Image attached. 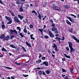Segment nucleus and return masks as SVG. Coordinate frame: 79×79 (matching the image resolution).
<instances>
[{
  "instance_id": "nucleus-1",
  "label": "nucleus",
  "mask_w": 79,
  "mask_h": 79,
  "mask_svg": "<svg viewBox=\"0 0 79 79\" xmlns=\"http://www.w3.org/2000/svg\"><path fill=\"white\" fill-rule=\"evenodd\" d=\"M9 31L10 34H11V35H12V34H13V32H15V33L16 34H18V32H17V31H16L15 30H12L10 29L9 30Z\"/></svg>"
},
{
  "instance_id": "nucleus-2",
  "label": "nucleus",
  "mask_w": 79,
  "mask_h": 79,
  "mask_svg": "<svg viewBox=\"0 0 79 79\" xmlns=\"http://www.w3.org/2000/svg\"><path fill=\"white\" fill-rule=\"evenodd\" d=\"M71 36V37L72 38H73V39H74V40H76V41L78 43H79V40L77 39V38H76V37H75V36H74V35H70Z\"/></svg>"
},
{
  "instance_id": "nucleus-3",
  "label": "nucleus",
  "mask_w": 79,
  "mask_h": 79,
  "mask_svg": "<svg viewBox=\"0 0 79 79\" xmlns=\"http://www.w3.org/2000/svg\"><path fill=\"white\" fill-rule=\"evenodd\" d=\"M14 21L16 23H20L21 21L19 20L18 19V18L16 16H15L14 17Z\"/></svg>"
},
{
  "instance_id": "nucleus-4",
  "label": "nucleus",
  "mask_w": 79,
  "mask_h": 79,
  "mask_svg": "<svg viewBox=\"0 0 79 79\" xmlns=\"http://www.w3.org/2000/svg\"><path fill=\"white\" fill-rule=\"evenodd\" d=\"M49 35V36L50 37H51V38H53L54 37H55V36L52 34V32L49 31L48 32Z\"/></svg>"
},
{
  "instance_id": "nucleus-5",
  "label": "nucleus",
  "mask_w": 79,
  "mask_h": 79,
  "mask_svg": "<svg viewBox=\"0 0 79 79\" xmlns=\"http://www.w3.org/2000/svg\"><path fill=\"white\" fill-rule=\"evenodd\" d=\"M10 39V36L7 35L6 37H5L3 39V41H5V40H8Z\"/></svg>"
},
{
  "instance_id": "nucleus-6",
  "label": "nucleus",
  "mask_w": 79,
  "mask_h": 79,
  "mask_svg": "<svg viewBox=\"0 0 79 79\" xmlns=\"http://www.w3.org/2000/svg\"><path fill=\"white\" fill-rule=\"evenodd\" d=\"M19 1H21V2H25V1H26V0H17L16 3L17 4H19V2H19Z\"/></svg>"
},
{
  "instance_id": "nucleus-7",
  "label": "nucleus",
  "mask_w": 79,
  "mask_h": 79,
  "mask_svg": "<svg viewBox=\"0 0 79 79\" xmlns=\"http://www.w3.org/2000/svg\"><path fill=\"white\" fill-rule=\"evenodd\" d=\"M68 44H69V48H71L73 47V44L71 42H68Z\"/></svg>"
},
{
  "instance_id": "nucleus-8",
  "label": "nucleus",
  "mask_w": 79,
  "mask_h": 79,
  "mask_svg": "<svg viewBox=\"0 0 79 79\" xmlns=\"http://www.w3.org/2000/svg\"><path fill=\"white\" fill-rule=\"evenodd\" d=\"M6 18L7 20H8L9 21L12 22V20L11 18L10 17H8L7 16H6Z\"/></svg>"
},
{
  "instance_id": "nucleus-9",
  "label": "nucleus",
  "mask_w": 79,
  "mask_h": 79,
  "mask_svg": "<svg viewBox=\"0 0 79 79\" xmlns=\"http://www.w3.org/2000/svg\"><path fill=\"white\" fill-rule=\"evenodd\" d=\"M70 53H73V52H74V51H75V49L74 48H73V47L72 48H70Z\"/></svg>"
},
{
  "instance_id": "nucleus-10",
  "label": "nucleus",
  "mask_w": 79,
  "mask_h": 79,
  "mask_svg": "<svg viewBox=\"0 0 79 79\" xmlns=\"http://www.w3.org/2000/svg\"><path fill=\"white\" fill-rule=\"evenodd\" d=\"M51 30L52 32H55L57 31V28L56 27H53L52 28Z\"/></svg>"
},
{
  "instance_id": "nucleus-11",
  "label": "nucleus",
  "mask_w": 79,
  "mask_h": 79,
  "mask_svg": "<svg viewBox=\"0 0 79 79\" xmlns=\"http://www.w3.org/2000/svg\"><path fill=\"white\" fill-rule=\"evenodd\" d=\"M53 9H54V10H60V8L57 6L53 7Z\"/></svg>"
},
{
  "instance_id": "nucleus-12",
  "label": "nucleus",
  "mask_w": 79,
  "mask_h": 79,
  "mask_svg": "<svg viewBox=\"0 0 79 79\" xmlns=\"http://www.w3.org/2000/svg\"><path fill=\"white\" fill-rule=\"evenodd\" d=\"M43 64H45V66H48V63L47 61H45L43 62Z\"/></svg>"
},
{
  "instance_id": "nucleus-13",
  "label": "nucleus",
  "mask_w": 79,
  "mask_h": 79,
  "mask_svg": "<svg viewBox=\"0 0 79 79\" xmlns=\"http://www.w3.org/2000/svg\"><path fill=\"white\" fill-rule=\"evenodd\" d=\"M27 27V26H25L24 27V29H23V31H24V33H27V30H26Z\"/></svg>"
},
{
  "instance_id": "nucleus-14",
  "label": "nucleus",
  "mask_w": 79,
  "mask_h": 79,
  "mask_svg": "<svg viewBox=\"0 0 79 79\" xmlns=\"http://www.w3.org/2000/svg\"><path fill=\"white\" fill-rule=\"evenodd\" d=\"M64 55L65 56V57H66V58H69V59H70V58H71V57H70V56H67V55H66V54H64Z\"/></svg>"
},
{
  "instance_id": "nucleus-15",
  "label": "nucleus",
  "mask_w": 79,
  "mask_h": 79,
  "mask_svg": "<svg viewBox=\"0 0 79 79\" xmlns=\"http://www.w3.org/2000/svg\"><path fill=\"white\" fill-rule=\"evenodd\" d=\"M18 17H19V18H20V19H21V20L23 19V18H24V17L21 16L20 15L18 14Z\"/></svg>"
},
{
  "instance_id": "nucleus-16",
  "label": "nucleus",
  "mask_w": 79,
  "mask_h": 79,
  "mask_svg": "<svg viewBox=\"0 0 79 79\" xmlns=\"http://www.w3.org/2000/svg\"><path fill=\"white\" fill-rule=\"evenodd\" d=\"M25 43L26 44V45L29 47H31V44L28 43L27 42H25Z\"/></svg>"
},
{
  "instance_id": "nucleus-17",
  "label": "nucleus",
  "mask_w": 79,
  "mask_h": 79,
  "mask_svg": "<svg viewBox=\"0 0 79 79\" xmlns=\"http://www.w3.org/2000/svg\"><path fill=\"white\" fill-rule=\"evenodd\" d=\"M67 18L68 19H69L70 21L71 22H73V19L71 18V17H69L68 16H67Z\"/></svg>"
},
{
  "instance_id": "nucleus-18",
  "label": "nucleus",
  "mask_w": 79,
  "mask_h": 79,
  "mask_svg": "<svg viewBox=\"0 0 79 79\" xmlns=\"http://www.w3.org/2000/svg\"><path fill=\"white\" fill-rule=\"evenodd\" d=\"M41 61H42V60H38L36 61V64H39L41 62Z\"/></svg>"
},
{
  "instance_id": "nucleus-19",
  "label": "nucleus",
  "mask_w": 79,
  "mask_h": 79,
  "mask_svg": "<svg viewBox=\"0 0 79 79\" xmlns=\"http://www.w3.org/2000/svg\"><path fill=\"white\" fill-rule=\"evenodd\" d=\"M23 6V5H22V6H21L20 8L19 9V11L20 12H23V7L22 6Z\"/></svg>"
},
{
  "instance_id": "nucleus-20",
  "label": "nucleus",
  "mask_w": 79,
  "mask_h": 79,
  "mask_svg": "<svg viewBox=\"0 0 79 79\" xmlns=\"http://www.w3.org/2000/svg\"><path fill=\"white\" fill-rule=\"evenodd\" d=\"M38 14H39V15L38 16V17L40 19H42V16H41L40 14L39 13V12H38Z\"/></svg>"
},
{
  "instance_id": "nucleus-21",
  "label": "nucleus",
  "mask_w": 79,
  "mask_h": 79,
  "mask_svg": "<svg viewBox=\"0 0 79 79\" xmlns=\"http://www.w3.org/2000/svg\"><path fill=\"white\" fill-rule=\"evenodd\" d=\"M17 29L19 30V31L18 32V33H19L21 32V28L19 27H17Z\"/></svg>"
},
{
  "instance_id": "nucleus-22",
  "label": "nucleus",
  "mask_w": 79,
  "mask_h": 79,
  "mask_svg": "<svg viewBox=\"0 0 79 79\" xmlns=\"http://www.w3.org/2000/svg\"><path fill=\"white\" fill-rule=\"evenodd\" d=\"M18 34H19V35H20V36H21V37H23V38L24 37V35H23L22 33L19 32V33H18Z\"/></svg>"
},
{
  "instance_id": "nucleus-23",
  "label": "nucleus",
  "mask_w": 79,
  "mask_h": 79,
  "mask_svg": "<svg viewBox=\"0 0 79 79\" xmlns=\"http://www.w3.org/2000/svg\"><path fill=\"white\" fill-rule=\"evenodd\" d=\"M34 35L32 34L30 35V37L31 39H32L33 40H35V38H33L32 36Z\"/></svg>"
},
{
  "instance_id": "nucleus-24",
  "label": "nucleus",
  "mask_w": 79,
  "mask_h": 79,
  "mask_svg": "<svg viewBox=\"0 0 79 79\" xmlns=\"http://www.w3.org/2000/svg\"><path fill=\"white\" fill-rule=\"evenodd\" d=\"M34 35L32 34L30 35V37L31 39H32L33 40H35V38H33L32 36Z\"/></svg>"
},
{
  "instance_id": "nucleus-25",
  "label": "nucleus",
  "mask_w": 79,
  "mask_h": 79,
  "mask_svg": "<svg viewBox=\"0 0 79 79\" xmlns=\"http://www.w3.org/2000/svg\"><path fill=\"white\" fill-rule=\"evenodd\" d=\"M66 23H67L68 24H69V25H71V23H70V22H69L68 20H66Z\"/></svg>"
},
{
  "instance_id": "nucleus-26",
  "label": "nucleus",
  "mask_w": 79,
  "mask_h": 79,
  "mask_svg": "<svg viewBox=\"0 0 79 79\" xmlns=\"http://www.w3.org/2000/svg\"><path fill=\"white\" fill-rule=\"evenodd\" d=\"M21 48H23V51H24V52H26V49H25V48L23 46H22Z\"/></svg>"
},
{
  "instance_id": "nucleus-27",
  "label": "nucleus",
  "mask_w": 79,
  "mask_h": 79,
  "mask_svg": "<svg viewBox=\"0 0 79 79\" xmlns=\"http://www.w3.org/2000/svg\"><path fill=\"white\" fill-rule=\"evenodd\" d=\"M2 52H7V50H6L5 48H4L3 47L2 49Z\"/></svg>"
},
{
  "instance_id": "nucleus-28",
  "label": "nucleus",
  "mask_w": 79,
  "mask_h": 79,
  "mask_svg": "<svg viewBox=\"0 0 79 79\" xmlns=\"http://www.w3.org/2000/svg\"><path fill=\"white\" fill-rule=\"evenodd\" d=\"M55 39H58L59 42L60 41V40H61V39L60 38H58V37H56V38H55Z\"/></svg>"
},
{
  "instance_id": "nucleus-29",
  "label": "nucleus",
  "mask_w": 79,
  "mask_h": 79,
  "mask_svg": "<svg viewBox=\"0 0 79 79\" xmlns=\"http://www.w3.org/2000/svg\"><path fill=\"white\" fill-rule=\"evenodd\" d=\"M4 68H7V69H12V68H11L10 67H6L5 66H4Z\"/></svg>"
},
{
  "instance_id": "nucleus-30",
  "label": "nucleus",
  "mask_w": 79,
  "mask_h": 79,
  "mask_svg": "<svg viewBox=\"0 0 79 79\" xmlns=\"http://www.w3.org/2000/svg\"><path fill=\"white\" fill-rule=\"evenodd\" d=\"M10 47H12V48H16L15 47V46H14V45L13 44L10 45Z\"/></svg>"
},
{
  "instance_id": "nucleus-31",
  "label": "nucleus",
  "mask_w": 79,
  "mask_h": 79,
  "mask_svg": "<svg viewBox=\"0 0 79 79\" xmlns=\"http://www.w3.org/2000/svg\"><path fill=\"white\" fill-rule=\"evenodd\" d=\"M62 71L63 73H66V71L64 69L62 68Z\"/></svg>"
},
{
  "instance_id": "nucleus-32",
  "label": "nucleus",
  "mask_w": 79,
  "mask_h": 79,
  "mask_svg": "<svg viewBox=\"0 0 79 79\" xmlns=\"http://www.w3.org/2000/svg\"><path fill=\"white\" fill-rule=\"evenodd\" d=\"M4 37H5V35L2 34L1 35V39H3Z\"/></svg>"
},
{
  "instance_id": "nucleus-33",
  "label": "nucleus",
  "mask_w": 79,
  "mask_h": 79,
  "mask_svg": "<svg viewBox=\"0 0 79 79\" xmlns=\"http://www.w3.org/2000/svg\"><path fill=\"white\" fill-rule=\"evenodd\" d=\"M53 48H56L57 47V45H56L55 44H53V46H52Z\"/></svg>"
},
{
  "instance_id": "nucleus-34",
  "label": "nucleus",
  "mask_w": 79,
  "mask_h": 79,
  "mask_svg": "<svg viewBox=\"0 0 79 79\" xmlns=\"http://www.w3.org/2000/svg\"><path fill=\"white\" fill-rule=\"evenodd\" d=\"M1 26L3 30L4 29V28L5 27V26L4 24L2 25Z\"/></svg>"
},
{
  "instance_id": "nucleus-35",
  "label": "nucleus",
  "mask_w": 79,
  "mask_h": 79,
  "mask_svg": "<svg viewBox=\"0 0 79 79\" xmlns=\"http://www.w3.org/2000/svg\"><path fill=\"white\" fill-rule=\"evenodd\" d=\"M51 26H52L53 27H55V24L53 23H52Z\"/></svg>"
},
{
  "instance_id": "nucleus-36",
  "label": "nucleus",
  "mask_w": 79,
  "mask_h": 79,
  "mask_svg": "<svg viewBox=\"0 0 79 79\" xmlns=\"http://www.w3.org/2000/svg\"><path fill=\"white\" fill-rule=\"evenodd\" d=\"M29 27L31 29H32L34 27V26L32 24H30L29 26Z\"/></svg>"
},
{
  "instance_id": "nucleus-37",
  "label": "nucleus",
  "mask_w": 79,
  "mask_h": 79,
  "mask_svg": "<svg viewBox=\"0 0 79 79\" xmlns=\"http://www.w3.org/2000/svg\"><path fill=\"white\" fill-rule=\"evenodd\" d=\"M69 31L70 32H72L73 31V29L72 28H71V29H69Z\"/></svg>"
},
{
  "instance_id": "nucleus-38",
  "label": "nucleus",
  "mask_w": 79,
  "mask_h": 79,
  "mask_svg": "<svg viewBox=\"0 0 79 79\" xmlns=\"http://www.w3.org/2000/svg\"><path fill=\"white\" fill-rule=\"evenodd\" d=\"M34 13L35 14H36V15H37V13L35 12V10H33L32 12L31 13Z\"/></svg>"
},
{
  "instance_id": "nucleus-39",
  "label": "nucleus",
  "mask_w": 79,
  "mask_h": 79,
  "mask_svg": "<svg viewBox=\"0 0 79 79\" xmlns=\"http://www.w3.org/2000/svg\"><path fill=\"white\" fill-rule=\"evenodd\" d=\"M65 8H67V9L69 8V6L68 5H66V6H65Z\"/></svg>"
},
{
  "instance_id": "nucleus-40",
  "label": "nucleus",
  "mask_w": 79,
  "mask_h": 79,
  "mask_svg": "<svg viewBox=\"0 0 79 79\" xmlns=\"http://www.w3.org/2000/svg\"><path fill=\"white\" fill-rule=\"evenodd\" d=\"M47 5V2H46L43 5V7H46V6Z\"/></svg>"
},
{
  "instance_id": "nucleus-41",
  "label": "nucleus",
  "mask_w": 79,
  "mask_h": 79,
  "mask_svg": "<svg viewBox=\"0 0 79 79\" xmlns=\"http://www.w3.org/2000/svg\"><path fill=\"white\" fill-rule=\"evenodd\" d=\"M70 15H71V16H74V18H76L77 16H75V15H73V14H71Z\"/></svg>"
},
{
  "instance_id": "nucleus-42",
  "label": "nucleus",
  "mask_w": 79,
  "mask_h": 79,
  "mask_svg": "<svg viewBox=\"0 0 79 79\" xmlns=\"http://www.w3.org/2000/svg\"><path fill=\"white\" fill-rule=\"evenodd\" d=\"M38 73L39 74H42V71H40L38 72Z\"/></svg>"
},
{
  "instance_id": "nucleus-43",
  "label": "nucleus",
  "mask_w": 79,
  "mask_h": 79,
  "mask_svg": "<svg viewBox=\"0 0 79 79\" xmlns=\"http://www.w3.org/2000/svg\"><path fill=\"white\" fill-rule=\"evenodd\" d=\"M10 38L11 39H12L13 38L15 37V36L14 35H10Z\"/></svg>"
},
{
  "instance_id": "nucleus-44",
  "label": "nucleus",
  "mask_w": 79,
  "mask_h": 79,
  "mask_svg": "<svg viewBox=\"0 0 79 79\" xmlns=\"http://www.w3.org/2000/svg\"><path fill=\"white\" fill-rule=\"evenodd\" d=\"M46 73L47 74H49L50 73V71L48 70L46 71Z\"/></svg>"
},
{
  "instance_id": "nucleus-45",
  "label": "nucleus",
  "mask_w": 79,
  "mask_h": 79,
  "mask_svg": "<svg viewBox=\"0 0 79 79\" xmlns=\"http://www.w3.org/2000/svg\"><path fill=\"white\" fill-rule=\"evenodd\" d=\"M54 34H58V31L57 30L56 31H54Z\"/></svg>"
},
{
  "instance_id": "nucleus-46",
  "label": "nucleus",
  "mask_w": 79,
  "mask_h": 79,
  "mask_svg": "<svg viewBox=\"0 0 79 79\" xmlns=\"http://www.w3.org/2000/svg\"><path fill=\"white\" fill-rule=\"evenodd\" d=\"M44 37L45 38H46V39H48V38H49V37L47 35H44Z\"/></svg>"
},
{
  "instance_id": "nucleus-47",
  "label": "nucleus",
  "mask_w": 79,
  "mask_h": 79,
  "mask_svg": "<svg viewBox=\"0 0 79 79\" xmlns=\"http://www.w3.org/2000/svg\"><path fill=\"white\" fill-rule=\"evenodd\" d=\"M66 50H67V51H69V47H66Z\"/></svg>"
},
{
  "instance_id": "nucleus-48",
  "label": "nucleus",
  "mask_w": 79,
  "mask_h": 79,
  "mask_svg": "<svg viewBox=\"0 0 79 79\" xmlns=\"http://www.w3.org/2000/svg\"><path fill=\"white\" fill-rule=\"evenodd\" d=\"M55 50H56V52H58V49H57V47L55 48Z\"/></svg>"
},
{
  "instance_id": "nucleus-49",
  "label": "nucleus",
  "mask_w": 79,
  "mask_h": 79,
  "mask_svg": "<svg viewBox=\"0 0 79 79\" xmlns=\"http://www.w3.org/2000/svg\"><path fill=\"white\" fill-rule=\"evenodd\" d=\"M50 23L51 24H52V23H53V20H52L50 19Z\"/></svg>"
},
{
  "instance_id": "nucleus-50",
  "label": "nucleus",
  "mask_w": 79,
  "mask_h": 79,
  "mask_svg": "<svg viewBox=\"0 0 79 79\" xmlns=\"http://www.w3.org/2000/svg\"><path fill=\"white\" fill-rule=\"evenodd\" d=\"M70 71H71V72L73 73H74V71H73V69H70Z\"/></svg>"
},
{
  "instance_id": "nucleus-51",
  "label": "nucleus",
  "mask_w": 79,
  "mask_h": 79,
  "mask_svg": "<svg viewBox=\"0 0 79 79\" xmlns=\"http://www.w3.org/2000/svg\"><path fill=\"white\" fill-rule=\"evenodd\" d=\"M64 79H69V77H68V76H66L64 77Z\"/></svg>"
},
{
  "instance_id": "nucleus-52",
  "label": "nucleus",
  "mask_w": 79,
  "mask_h": 79,
  "mask_svg": "<svg viewBox=\"0 0 79 79\" xmlns=\"http://www.w3.org/2000/svg\"><path fill=\"white\" fill-rule=\"evenodd\" d=\"M11 14L12 15V16H15V15L14 14V13L12 12L11 13Z\"/></svg>"
},
{
  "instance_id": "nucleus-53",
  "label": "nucleus",
  "mask_w": 79,
  "mask_h": 79,
  "mask_svg": "<svg viewBox=\"0 0 79 79\" xmlns=\"http://www.w3.org/2000/svg\"><path fill=\"white\" fill-rule=\"evenodd\" d=\"M23 76L25 77H27V76H28V75H24V74H23Z\"/></svg>"
},
{
  "instance_id": "nucleus-54",
  "label": "nucleus",
  "mask_w": 79,
  "mask_h": 79,
  "mask_svg": "<svg viewBox=\"0 0 79 79\" xmlns=\"http://www.w3.org/2000/svg\"><path fill=\"white\" fill-rule=\"evenodd\" d=\"M12 23L11 21H9L7 23V24H11Z\"/></svg>"
},
{
  "instance_id": "nucleus-55",
  "label": "nucleus",
  "mask_w": 79,
  "mask_h": 79,
  "mask_svg": "<svg viewBox=\"0 0 79 79\" xmlns=\"http://www.w3.org/2000/svg\"><path fill=\"white\" fill-rule=\"evenodd\" d=\"M39 55H40L39 56V59H40L41 58V54L40 53Z\"/></svg>"
},
{
  "instance_id": "nucleus-56",
  "label": "nucleus",
  "mask_w": 79,
  "mask_h": 79,
  "mask_svg": "<svg viewBox=\"0 0 79 79\" xmlns=\"http://www.w3.org/2000/svg\"><path fill=\"white\" fill-rule=\"evenodd\" d=\"M62 60L63 61H64L66 60V59H65V58H63L62 59Z\"/></svg>"
},
{
  "instance_id": "nucleus-57",
  "label": "nucleus",
  "mask_w": 79,
  "mask_h": 79,
  "mask_svg": "<svg viewBox=\"0 0 79 79\" xmlns=\"http://www.w3.org/2000/svg\"><path fill=\"white\" fill-rule=\"evenodd\" d=\"M42 60H44L45 59V57L44 56L42 58Z\"/></svg>"
},
{
  "instance_id": "nucleus-58",
  "label": "nucleus",
  "mask_w": 79,
  "mask_h": 79,
  "mask_svg": "<svg viewBox=\"0 0 79 79\" xmlns=\"http://www.w3.org/2000/svg\"><path fill=\"white\" fill-rule=\"evenodd\" d=\"M0 3L2 4H3V2H2L1 0H0Z\"/></svg>"
},
{
  "instance_id": "nucleus-59",
  "label": "nucleus",
  "mask_w": 79,
  "mask_h": 79,
  "mask_svg": "<svg viewBox=\"0 0 79 79\" xmlns=\"http://www.w3.org/2000/svg\"><path fill=\"white\" fill-rule=\"evenodd\" d=\"M28 7H29V5H26V8L27 9V8H28Z\"/></svg>"
},
{
  "instance_id": "nucleus-60",
  "label": "nucleus",
  "mask_w": 79,
  "mask_h": 79,
  "mask_svg": "<svg viewBox=\"0 0 79 79\" xmlns=\"http://www.w3.org/2000/svg\"><path fill=\"white\" fill-rule=\"evenodd\" d=\"M61 40H64V37L63 36V38H62V39H61Z\"/></svg>"
},
{
  "instance_id": "nucleus-61",
  "label": "nucleus",
  "mask_w": 79,
  "mask_h": 79,
  "mask_svg": "<svg viewBox=\"0 0 79 79\" xmlns=\"http://www.w3.org/2000/svg\"><path fill=\"white\" fill-rule=\"evenodd\" d=\"M26 56V54H23L22 55V56Z\"/></svg>"
},
{
  "instance_id": "nucleus-62",
  "label": "nucleus",
  "mask_w": 79,
  "mask_h": 79,
  "mask_svg": "<svg viewBox=\"0 0 79 79\" xmlns=\"http://www.w3.org/2000/svg\"><path fill=\"white\" fill-rule=\"evenodd\" d=\"M39 31H40V32H43L42 30V29H39Z\"/></svg>"
},
{
  "instance_id": "nucleus-63",
  "label": "nucleus",
  "mask_w": 79,
  "mask_h": 79,
  "mask_svg": "<svg viewBox=\"0 0 79 79\" xmlns=\"http://www.w3.org/2000/svg\"><path fill=\"white\" fill-rule=\"evenodd\" d=\"M9 56H11V55H12V54L11 53H9Z\"/></svg>"
},
{
  "instance_id": "nucleus-64",
  "label": "nucleus",
  "mask_w": 79,
  "mask_h": 79,
  "mask_svg": "<svg viewBox=\"0 0 79 79\" xmlns=\"http://www.w3.org/2000/svg\"><path fill=\"white\" fill-rule=\"evenodd\" d=\"M11 79H15V78L13 77H11Z\"/></svg>"
}]
</instances>
